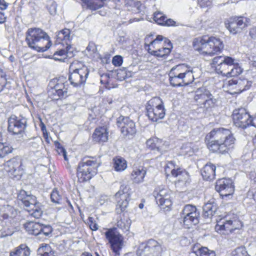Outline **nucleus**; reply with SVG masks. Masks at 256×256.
Returning a JSON list of instances; mask_svg holds the SVG:
<instances>
[{
	"label": "nucleus",
	"instance_id": "1",
	"mask_svg": "<svg viewBox=\"0 0 256 256\" xmlns=\"http://www.w3.org/2000/svg\"><path fill=\"white\" fill-rule=\"evenodd\" d=\"M205 141L210 151L224 154L234 148L236 138L230 130L219 128L208 134Z\"/></svg>",
	"mask_w": 256,
	"mask_h": 256
},
{
	"label": "nucleus",
	"instance_id": "2",
	"mask_svg": "<svg viewBox=\"0 0 256 256\" xmlns=\"http://www.w3.org/2000/svg\"><path fill=\"white\" fill-rule=\"evenodd\" d=\"M26 41L28 47L38 52H44L51 46L49 36L40 28H30L26 32Z\"/></svg>",
	"mask_w": 256,
	"mask_h": 256
},
{
	"label": "nucleus",
	"instance_id": "3",
	"mask_svg": "<svg viewBox=\"0 0 256 256\" xmlns=\"http://www.w3.org/2000/svg\"><path fill=\"white\" fill-rule=\"evenodd\" d=\"M168 76L170 84L174 86L188 85L194 80L192 68L185 64H178L172 68Z\"/></svg>",
	"mask_w": 256,
	"mask_h": 256
},
{
	"label": "nucleus",
	"instance_id": "4",
	"mask_svg": "<svg viewBox=\"0 0 256 256\" xmlns=\"http://www.w3.org/2000/svg\"><path fill=\"white\" fill-rule=\"evenodd\" d=\"M150 37L151 36H148L144 40L146 48H148L150 54L158 57H163L170 53L172 46L168 38L158 35L148 44Z\"/></svg>",
	"mask_w": 256,
	"mask_h": 256
},
{
	"label": "nucleus",
	"instance_id": "5",
	"mask_svg": "<svg viewBox=\"0 0 256 256\" xmlns=\"http://www.w3.org/2000/svg\"><path fill=\"white\" fill-rule=\"evenodd\" d=\"M100 162L92 158H84L79 162L77 168V177L80 182H84L91 179L98 172Z\"/></svg>",
	"mask_w": 256,
	"mask_h": 256
},
{
	"label": "nucleus",
	"instance_id": "6",
	"mask_svg": "<svg viewBox=\"0 0 256 256\" xmlns=\"http://www.w3.org/2000/svg\"><path fill=\"white\" fill-rule=\"evenodd\" d=\"M18 199L22 201L25 208L32 216L38 218L42 214V210L40 203L36 202L35 196L28 194L26 192L20 190L18 196Z\"/></svg>",
	"mask_w": 256,
	"mask_h": 256
},
{
	"label": "nucleus",
	"instance_id": "7",
	"mask_svg": "<svg viewBox=\"0 0 256 256\" xmlns=\"http://www.w3.org/2000/svg\"><path fill=\"white\" fill-rule=\"evenodd\" d=\"M146 110L148 116L152 122L162 119L166 114L164 103L158 97H154L147 102Z\"/></svg>",
	"mask_w": 256,
	"mask_h": 256
},
{
	"label": "nucleus",
	"instance_id": "8",
	"mask_svg": "<svg viewBox=\"0 0 256 256\" xmlns=\"http://www.w3.org/2000/svg\"><path fill=\"white\" fill-rule=\"evenodd\" d=\"M242 226V222L235 215L232 214L226 216L217 220L215 228L220 234H228L233 230L240 228Z\"/></svg>",
	"mask_w": 256,
	"mask_h": 256
},
{
	"label": "nucleus",
	"instance_id": "9",
	"mask_svg": "<svg viewBox=\"0 0 256 256\" xmlns=\"http://www.w3.org/2000/svg\"><path fill=\"white\" fill-rule=\"evenodd\" d=\"M162 248L156 240L150 239L139 244L136 250V256H161Z\"/></svg>",
	"mask_w": 256,
	"mask_h": 256
},
{
	"label": "nucleus",
	"instance_id": "10",
	"mask_svg": "<svg viewBox=\"0 0 256 256\" xmlns=\"http://www.w3.org/2000/svg\"><path fill=\"white\" fill-rule=\"evenodd\" d=\"M106 238L110 244V248L116 256L120 255V252L124 245V236L116 228H108L104 233Z\"/></svg>",
	"mask_w": 256,
	"mask_h": 256
},
{
	"label": "nucleus",
	"instance_id": "11",
	"mask_svg": "<svg viewBox=\"0 0 256 256\" xmlns=\"http://www.w3.org/2000/svg\"><path fill=\"white\" fill-rule=\"evenodd\" d=\"M131 192L128 186L122 185L114 196L116 202V210L117 213L124 212L128 205Z\"/></svg>",
	"mask_w": 256,
	"mask_h": 256
},
{
	"label": "nucleus",
	"instance_id": "12",
	"mask_svg": "<svg viewBox=\"0 0 256 256\" xmlns=\"http://www.w3.org/2000/svg\"><path fill=\"white\" fill-rule=\"evenodd\" d=\"M234 62V58L232 56H218L212 59L211 65L212 68H215L218 74L226 76L229 68H230Z\"/></svg>",
	"mask_w": 256,
	"mask_h": 256
},
{
	"label": "nucleus",
	"instance_id": "13",
	"mask_svg": "<svg viewBox=\"0 0 256 256\" xmlns=\"http://www.w3.org/2000/svg\"><path fill=\"white\" fill-rule=\"evenodd\" d=\"M199 212L195 206L188 204L184 206L181 214V218L186 228L198 223Z\"/></svg>",
	"mask_w": 256,
	"mask_h": 256
},
{
	"label": "nucleus",
	"instance_id": "14",
	"mask_svg": "<svg viewBox=\"0 0 256 256\" xmlns=\"http://www.w3.org/2000/svg\"><path fill=\"white\" fill-rule=\"evenodd\" d=\"M171 192L166 188L160 186L156 189L154 195L156 203L163 209L168 208L172 204Z\"/></svg>",
	"mask_w": 256,
	"mask_h": 256
},
{
	"label": "nucleus",
	"instance_id": "15",
	"mask_svg": "<svg viewBox=\"0 0 256 256\" xmlns=\"http://www.w3.org/2000/svg\"><path fill=\"white\" fill-rule=\"evenodd\" d=\"M232 119L234 124L236 127L242 128H246L252 123L250 116L244 108L234 110L232 113Z\"/></svg>",
	"mask_w": 256,
	"mask_h": 256
},
{
	"label": "nucleus",
	"instance_id": "16",
	"mask_svg": "<svg viewBox=\"0 0 256 256\" xmlns=\"http://www.w3.org/2000/svg\"><path fill=\"white\" fill-rule=\"evenodd\" d=\"M26 122L25 118L12 115L8 120V130L13 134H22L24 132Z\"/></svg>",
	"mask_w": 256,
	"mask_h": 256
},
{
	"label": "nucleus",
	"instance_id": "17",
	"mask_svg": "<svg viewBox=\"0 0 256 256\" xmlns=\"http://www.w3.org/2000/svg\"><path fill=\"white\" fill-rule=\"evenodd\" d=\"M248 22V20L246 18L236 16L230 18L228 23H226V26L230 34H236L247 26Z\"/></svg>",
	"mask_w": 256,
	"mask_h": 256
},
{
	"label": "nucleus",
	"instance_id": "18",
	"mask_svg": "<svg viewBox=\"0 0 256 256\" xmlns=\"http://www.w3.org/2000/svg\"><path fill=\"white\" fill-rule=\"evenodd\" d=\"M215 188L222 198L232 195L234 190L232 180L230 178L218 180L216 182Z\"/></svg>",
	"mask_w": 256,
	"mask_h": 256
},
{
	"label": "nucleus",
	"instance_id": "19",
	"mask_svg": "<svg viewBox=\"0 0 256 256\" xmlns=\"http://www.w3.org/2000/svg\"><path fill=\"white\" fill-rule=\"evenodd\" d=\"M210 46L209 38L206 36L196 38L193 41L194 49L204 56H212Z\"/></svg>",
	"mask_w": 256,
	"mask_h": 256
},
{
	"label": "nucleus",
	"instance_id": "20",
	"mask_svg": "<svg viewBox=\"0 0 256 256\" xmlns=\"http://www.w3.org/2000/svg\"><path fill=\"white\" fill-rule=\"evenodd\" d=\"M117 124L124 136L133 135L136 132L135 123L128 117H119Z\"/></svg>",
	"mask_w": 256,
	"mask_h": 256
},
{
	"label": "nucleus",
	"instance_id": "21",
	"mask_svg": "<svg viewBox=\"0 0 256 256\" xmlns=\"http://www.w3.org/2000/svg\"><path fill=\"white\" fill-rule=\"evenodd\" d=\"M52 82L55 84L54 88L49 90L48 94L54 100L66 98L68 96V88L64 82L61 80H54Z\"/></svg>",
	"mask_w": 256,
	"mask_h": 256
},
{
	"label": "nucleus",
	"instance_id": "22",
	"mask_svg": "<svg viewBox=\"0 0 256 256\" xmlns=\"http://www.w3.org/2000/svg\"><path fill=\"white\" fill-rule=\"evenodd\" d=\"M68 80L72 85L74 87H80L84 84L88 76L89 72L85 69L80 72H69Z\"/></svg>",
	"mask_w": 256,
	"mask_h": 256
},
{
	"label": "nucleus",
	"instance_id": "23",
	"mask_svg": "<svg viewBox=\"0 0 256 256\" xmlns=\"http://www.w3.org/2000/svg\"><path fill=\"white\" fill-rule=\"evenodd\" d=\"M146 174V169L143 166H136L132 168L130 178L135 184H140L144 182Z\"/></svg>",
	"mask_w": 256,
	"mask_h": 256
},
{
	"label": "nucleus",
	"instance_id": "24",
	"mask_svg": "<svg viewBox=\"0 0 256 256\" xmlns=\"http://www.w3.org/2000/svg\"><path fill=\"white\" fill-rule=\"evenodd\" d=\"M108 132L106 126H100L95 129L92 134V139L96 142H104L108 140Z\"/></svg>",
	"mask_w": 256,
	"mask_h": 256
},
{
	"label": "nucleus",
	"instance_id": "25",
	"mask_svg": "<svg viewBox=\"0 0 256 256\" xmlns=\"http://www.w3.org/2000/svg\"><path fill=\"white\" fill-rule=\"evenodd\" d=\"M147 146L151 150H156L160 153H162L167 149V146L160 139L154 137L148 139L146 142Z\"/></svg>",
	"mask_w": 256,
	"mask_h": 256
},
{
	"label": "nucleus",
	"instance_id": "26",
	"mask_svg": "<svg viewBox=\"0 0 256 256\" xmlns=\"http://www.w3.org/2000/svg\"><path fill=\"white\" fill-rule=\"evenodd\" d=\"M154 20L160 25L166 26H174L176 22L172 19H168L167 18L160 12H156L154 14Z\"/></svg>",
	"mask_w": 256,
	"mask_h": 256
},
{
	"label": "nucleus",
	"instance_id": "27",
	"mask_svg": "<svg viewBox=\"0 0 256 256\" xmlns=\"http://www.w3.org/2000/svg\"><path fill=\"white\" fill-rule=\"evenodd\" d=\"M216 166L211 163L206 164L201 171L203 178L207 180L214 178L216 176Z\"/></svg>",
	"mask_w": 256,
	"mask_h": 256
},
{
	"label": "nucleus",
	"instance_id": "28",
	"mask_svg": "<svg viewBox=\"0 0 256 256\" xmlns=\"http://www.w3.org/2000/svg\"><path fill=\"white\" fill-rule=\"evenodd\" d=\"M208 96H211L210 91L205 88H200L195 92L194 100L198 104L202 105Z\"/></svg>",
	"mask_w": 256,
	"mask_h": 256
},
{
	"label": "nucleus",
	"instance_id": "29",
	"mask_svg": "<svg viewBox=\"0 0 256 256\" xmlns=\"http://www.w3.org/2000/svg\"><path fill=\"white\" fill-rule=\"evenodd\" d=\"M222 87L226 92L230 94H234L240 93L237 79H232L225 82Z\"/></svg>",
	"mask_w": 256,
	"mask_h": 256
},
{
	"label": "nucleus",
	"instance_id": "30",
	"mask_svg": "<svg viewBox=\"0 0 256 256\" xmlns=\"http://www.w3.org/2000/svg\"><path fill=\"white\" fill-rule=\"evenodd\" d=\"M210 44L211 45L210 48L212 56L222 52L224 48V44L218 38L215 37L209 38Z\"/></svg>",
	"mask_w": 256,
	"mask_h": 256
},
{
	"label": "nucleus",
	"instance_id": "31",
	"mask_svg": "<svg viewBox=\"0 0 256 256\" xmlns=\"http://www.w3.org/2000/svg\"><path fill=\"white\" fill-rule=\"evenodd\" d=\"M131 223V220L128 217L122 215L120 216L118 220L116 223L117 228H116L121 230L124 232H126L129 231Z\"/></svg>",
	"mask_w": 256,
	"mask_h": 256
},
{
	"label": "nucleus",
	"instance_id": "32",
	"mask_svg": "<svg viewBox=\"0 0 256 256\" xmlns=\"http://www.w3.org/2000/svg\"><path fill=\"white\" fill-rule=\"evenodd\" d=\"M20 161L18 158H13L7 161L4 164L5 170L12 174L20 169Z\"/></svg>",
	"mask_w": 256,
	"mask_h": 256
},
{
	"label": "nucleus",
	"instance_id": "33",
	"mask_svg": "<svg viewBox=\"0 0 256 256\" xmlns=\"http://www.w3.org/2000/svg\"><path fill=\"white\" fill-rule=\"evenodd\" d=\"M112 168L115 171L121 172L127 168L126 160L121 156H116L112 160Z\"/></svg>",
	"mask_w": 256,
	"mask_h": 256
},
{
	"label": "nucleus",
	"instance_id": "34",
	"mask_svg": "<svg viewBox=\"0 0 256 256\" xmlns=\"http://www.w3.org/2000/svg\"><path fill=\"white\" fill-rule=\"evenodd\" d=\"M24 227L26 231L30 234L37 236L40 234L41 224L39 222H28L24 224Z\"/></svg>",
	"mask_w": 256,
	"mask_h": 256
},
{
	"label": "nucleus",
	"instance_id": "35",
	"mask_svg": "<svg viewBox=\"0 0 256 256\" xmlns=\"http://www.w3.org/2000/svg\"><path fill=\"white\" fill-rule=\"evenodd\" d=\"M217 206L214 202V200H210L203 206V214L204 217L210 218L216 212Z\"/></svg>",
	"mask_w": 256,
	"mask_h": 256
},
{
	"label": "nucleus",
	"instance_id": "36",
	"mask_svg": "<svg viewBox=\"0 0 256 256\" xmlns=\"http://www.w3.org/2000/svg\"><path fill=\"white\" fill-rule=\"evenodd\" d=\"M198 150V148L194 144L188 142L182 144L180 153L181 155L191 156Z\"/></svg>",
	"mask_w": 256,
	"mask_h": 256
},
{
	"label": "nucleus",
	"instance_id": "37",
	"mask_svg": "<svg viewBox=\"0 0 256 256\" xmlns=\"http://www.w3.org/2000/svg\"><path fill=\"white\" fill-rule=\"evenodd\" d=\"M30 254L29 248L26 244H22L11 251L10 256H30Z\"/></svg>",
	"mask_w": 256,
	"mask_h": 256
},
{
	"label": "nucleus",
	"instance_id": "38",
	"mask_svg": "<svg viewBox=\"0 0 256 256\" xmlns=\"http://www.w3.org/2000/svg\"><path fill=\"white\" fill-rule=\"evenodd\" d=\"M17 214V211L14 208L9 205L2 207V212H0V220L7 219L9 218H14Z\"/></svg>",
	"mask_w": 256,
	"mask_h": 256
},
{
	"label": "nucleus",
	"instance_id": "39",
	"mask_svg": "<svg viewBox=\"0 0 256 256\" xmlns=\"http://www.w3.org/2000/svg\"><path fill=\"white\" fill-rule=\"evenodd\" d=\"M242 68L240 66L238 60L234 58V64L229 68L226 77L236 76L240 74L242 72Z\"/></svg>",
	"mask_w": 256,
	"mask_h": 256
},
{
	"label": "nucleus",
	"instance_id": "40",
	"mask_svg": "<svg viewBox=\"0 0 256 256\" xmlns=\"http://www.w3.org/2000/svg\"><path fill=\"white\" fill-rule=\"evenodd\" d=\"M12 148L3 142L2 135L0 133V158H4L12 152Z\"/></svg>",
	"mask_w": 256,
	"mask_h": 256
},
{
	"label": "nucleus",
	"instance_id": "41",
	"mask_svg": "<svg viewBox=\"0 0 256 256\" xmlns=\"http://www.w3.org/2000/svg\"><path fill=\"white\" fill-rule=\"evenodd\" d=\"M180 168L176 165L174 162H168L165 167V172L167 176L172 175V176H176L177 172Z\"/></svg>",
	"mask_w": 256,
	"mask_h": 256
},
{
	"label": "nucleus",
	"instance_id": "42",
	"mask_svg": "<svg viewBox=\"0 0 256 256\" xmlns=\"http://www.w3.org/2000/svg\"><path fill=\"white\" fill-rule=\"evenodd\" d=\"M84 69L86 70V72H89L88 68L82 62L74 61L70 64L69 72H80Z\"/></svg>",
	"mask_w": 256,
	"mask_h": 256
},
{
	"label": "nucleus",
	"instance_id": "43",
	"mask_svg": "<svg viewBox=\"0 0 256 256\" xmlns=\"http://www.w3.org/2000/svg\"><path fill=\"white\" fill-rule=\"evenodd\" d=\"M238 82V86L240 90V93L243 91L248 90L252 86V82L246 78H238L237 79Z\"/></svg>",
	"mask_w": 256,
	"mask_h": 256
},
{
	"label": "nucleus",
	"instance_id": "44",
	"mask_svg": "<svg viewBox=\"0 0 256 256\" xmlns=\"http://www.w3.org/2000/svg\"><path fill=\"white\" fill-rule=\"evenodd\" d=\"M176 174L178 175L174 177L177 178L178 181L184 182V184L189 182L190 176L188 172L185 170L180 168L178 169Z\"/></svg>",
	"mask_w": 256,
	"mask_h": 256
},
{
	"label": "nucleus",
	"instance_id": "45",
	"mask_svg": "<svg viewBox=\"0 0 256 256\" xmlns=\"http://www.w3.org/2000/svg\"><path fill=\"white\" fill-rule=\"evenodd\" d=\"M86 54L92 58H98L99 54L94 43L90 42L86 49Z\"/></svg>",
	"mask_w": 256,
	"mask_h": 256
},
{
	"label": "nucleus",
	"instance_id": "46",
	"mask_svg": "<svg viewBox=\"0 0 256 256\" xmlns=\"http://www.w3.org/2000/svg\"><path fill=\"white\" fill-rule=\"evenodd\" d=\"M68 58L65 50H60L56 52L53 55V59L55 60L64 62Z\"/></svg>",
	"mask_w": 256,
	"mask_h": 256
},
{
	"label": "nucleus",
	"instance_id": "47",
	"mask_svg": "<svg viewBox=\"0 0 256 256\" xmlns=\"http://www.w3.org/2000/svg\"><path fill=\"white\" fill-rule=\"evenodd\" d=\"M232 254L233 256H250L246 250V248L244 246H240L236 248L232 251Z\"/></svg>",
	"mask_w": 256,
	"mask_h": 256
},
{
	"label": "nucleus",
	"instance_id": "48",
	"mask_svg": "<svg viewBox=\"0 0 256 256\" xmlns=\"http://www.w3.org/2000/svg\"><path fill=\"white\" fill-rule=\"evenodd\" d=\"M50 198L53 202L56 204H60L62 200V196L57 190H54L50 194Z\"/></svg>",
	"mask_w": 256,
	"mask_h": 256
},
{
	"label": "nucleus",
	"instance_id": "49",
	"mask_svg": "<svg viewBox=\"0 0 256 256\" xmlns=\"http://www.w3.org/2000/svg\"><path fill=\"white\" fill-rule=\"evenodd\" d=\"M216 102V99L211 94V96H208L202 105L206 108H212L214 106Z\"/></svg>",
	"mask_w": 256,
	"mask_h": 256
},
{
	"label": "nucleus",
	"instance_id": "50",
	"mask_svg": "<svg viewBox=\"0 0 256 256\" xmlns=\"http://www.w3.org/2000/svg\"><path fill=\"white\" fill-rule=\"evenodd\" d=\"M54 146L56 148V150L58 152V153L59 154H62L66 160H68V158L66 156V150L62 147V144L58 142H54Z\"/></svg>",
	"mask_w": 256,
	"mask_h": 256
},
{
	"label": "nucleus",
	"instance_id": "51",
	"mask_svg": "<svg viewBox=\"0 0 256 256\" xmlns=\"http://www.w3.org/2000/svg\"><path fill=\"white\" fill-rule=\"evenodd\" d=\"M199 256H216L215 252L210 250L207 248H202L198 250Z\"/></svg>",
	"mask_w": 256,
	"mask_h": 256
},
{
	"label": "nucleus",
	"instance_id": "52",
	"mask_svg": "<svg viewBox=\"0 0 256 256\" xmlns=\"http://www.w3.org/2000/svg\"><path fill=\"white\" fill-rule=\"evenodd\" d=\"M52 231V228L49 225H43L41 224V230L39 234H44L45 236H49Z\"/></svg>",
	"mask_w": 256,
	"mask_h": 256
},
{
	"label": "nucleus",
	"instance_id": "53",
	"mask_svg": "<svg viewBox=\"0 0 256 256\" xmlns=\"http://www.w3.org/2000/svg\"><path fill=\"white\" fill-rule=\"evenodd\" d=\"M103 6V2L98 0H94L88 4L90 8L92 10H96Z\"/></svg>",
	"mask_w": 256,
	"mask_h": 256
},
{
	"label": "nucleus",
	"instance_id": "54",
	"mask_svg": "<svg viewBox=\"0 0 256 256\" xmlns=\"http://www.w3.org/2000/svg\"><path fill=\"white\" fill-rule=\"evenodd\" d=\"M6 82V74L2 69L0 68V92L4 90Z\"/></svg>",
	"mask_w": 256,
	"mask_h": 256
},
{
	"label": "nucleus",
	"instance_id": "55",
	"mask_svg": "<svg viewBox=\"0 0 256 256\" xmlns=\"http://www.w3.org/2000/svg\"><path fill=\"white\" fill-rule=\"evenodd\" d=\"M57 4L54 2H52L48 6V10L51 15H55L56 14Z\"/></svg>",
	"mask_w": 256,
	"mask_h": 256
},
{
	"label": "nucleus",
	"instance_id": "56",
	"mask_svg": "<svg viewBox=\"0 0 256 256\" xmlns=\"http://www.w3.org/2000/svg\"><path fill=\"white\" fill-rule=\"evenodd\" d=\"M88 224H89L90 228L92 230H96L98 229V226L96 223L94 218L92 217H89L88 218Z\"/></svg>",
	"mask_w": 256,
	"mask_h": 256
},
{
	"label": "nucleus",
	"instance_id": "57",
	"mask_svg": "<svg viewBox=\"0 0 256 256\" xmlns=\"http://www.w3.org/2000/svg\"><path fill=\"white\" fill-rule=\"evenodd\" d=\"M123 62L122 57L120 56L117 55L112 58V63L116 66H120Z\"/></svg>",
	"mask_w": 256,
	"mask_h": 256
},
{
	"label": "nucleus",
	"instance_id": "58",
	"mask_svg": "<svg viewBox=\"0 0 256 256\" xmlns=\"http://www.w3.org/2000/svg\"><path fill=\"white\" fill-rule=\"evenodd\" d=\"M67 46L66 48V54L68 58H72L74 56V48L68 42L66 43Z\"/></svg>",
	"mask_w": 256,
	"mask_h": 256
},
{
	"label": "nucleus",
	"instance_id": "59",
	"mask_svg": "<svg viewBox=\"0 0 256 256\" xmlns=\"http://www.w3.org/2000/svg\"><path fill=\"white\" fill-rule=\"evenodd\" d=\"M201 8L210 7L212 4V0H197Z\"/></svg>",
	"mask_w": 256,
	"mask_h": 256
},
{
	"label": "nucleus",
	"instance_id": "60",
	"mask_svg": "<svg viewBox=\"0 0 256 256\" xmlns=\"http://www.w3.org/2000/svg\"><path fill=\"white\" fill-rule=\"evenodd\" d=\"M62 32L64 33V35L66 40V41H70V30L68 28H64L62 30Z\"/></svg>",
	"mask_w": 256,
	"mask_h": 256
},
{
	"label": "nucleus",
	"instance_id": "61",
	"mask_svg": "<svg viewBox=\"0 0 256 256\" xmlns=\"http://www.w3.org/2000/svg\"><path fill=\"white\" fill-rule=\"evenodd\" d=\"M57 38L59 40H60V41H64L66 42V43L67 42V41L64 35V33L62 32V30L59 32L58 33V34H57Z\"/></svg>",
	"mask_w": 256,
	"mask_h": 256
},
{
	"label": "nucleus",
	"instance_id": "62",
	"mask_svg": "<svg viewBox=\"0 0 256 256\" xmlns=\"http://www.w3.org/2000/svg\"><path fill=\"white\" fill-rule=\"evenodd\" d=\"M249 60L252 62V64L254 66H256V54H252L249 57Z\"/></svg>",
	"mask_w": 256,
	"mask_h": 256
},
{
	"label": "nucleus",
	"instance_id": "63",
	"mask_svg": "<svg viewBox=\"0 0 256 256\" xmlns=\"http://www.w3.org/2000/svg\"><path fill=\"white\" fill-rule=\"evenodd\" d=\"M250 36L254 40H256V28H251L249 32Z\"/></svg>",
	"mask_w": 256,
	"mask_h": 256
},
{
	"label": "nucleus",
	"instance_id": "64",
	"mask_svg": "<svg viewBox=\"0 0 256 256\" xmlns=\"http://www.w3.org/2000/svg\"><path fill=\"white\" fill-rule=\"evenodd\" d=\"M8 4L4 0H0V9L5 10L7 8Z\"/></svg>",
	"mask_w": 256,
	"mask_h": 256
}]
</instances>
